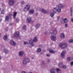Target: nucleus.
<instances>
[{
	"label": "nucleus",
	"mask_w": 73,
	"mask_h": 73,
	"mask_svg": "<svg viewBox=\"0 0 73 73\" xmlns=\"http://www.w3.org/2000/svg\"><path fill=\"white\" fill-rule=\"evenodd\" d=\"M59 46L62 49H64V48H66L68 46V44L66 43L60 44H59Z\"/></svg>",
	"instance_id": "f257e3e1"
},
{
	"label": "nucleus",
	"mask_w": 73,
	"mask_h": 73,
	"mask_svg": "<svg viewBox=\"0 0 73 73\" xmlns=\"http://www.w3.org/2000/svg\"><path fill=\"white\" fill-rule=\"evenodd\" d=\"M30 61V60L28 58H26L25 59L23 62V64L24 65H25L27 64V63H29Z\"/></svg>",
	"instance_id": "f03ea898"
},
{
	"label": "nucleus",
	"mask_w": 73,
	"mask_h": 73,
	"mask_svg": "<svg viewBox=\"0 0 73 73\" xmlns=\"http://www.w3.org/2000/svg\"><path fill=\"white\" fill-rule=\"evenodd\" d=\"M61 9H58L57 7H56L54 8L53 9V13H56L57 12V11L58 12H61Z\"/></svg>",
	"instance_id": "7ed1b4c3"
},
{
	"label": "nucleus",
	"mask_w": 73,
	"mask_h": 73,
	"mask_svg": "<svg viewBox=\"0 0 73 73\" xmlns=\"http://www.w3.org/2000/svg\"><path fill=\"white\" fill-rule=\"evenodd\" d=\"M30 6L29 5H27L25 7L24 9V11H28L30 9Z\"/></svg>",
	"instance_id": "20e7f679"
},
{
	"label": "nucleus",
	"mask_w": 73,
	"mask_h": 73,
	"mask_svg": "<svg viewBox=\"0 0 73 73\" xmlns=\"http://www.w3.org/2000/svg\"><path fill=\"white\" fill-rule=\"evenodd\" d=\"M68 21V20L67 19L64 18V19H62L61 20V22L63 24L64 23H64H67Z\"/></svg>",
	"instance_id": "39448f33"
},
{
	"label": "nucleus",
	"mask_w": 73,
	"mask_h": 73,
	"mask_svg": "<svg viewBox=\"0 0 73 73\" xmlns=\"http://www.w3.org/2000/svg\"><path fill=\"white\" fill-rule=\"evenodd\" d=\"M66 53V51H63L61 53L60 56L62 57V58H64V57H65V55H64Z\"/></svg>",
	"instance_id": "423d86ee"
},
{
	"label": "nucleus",
	"mask_w": 73,
	"mask_h": 73,
	"mask_svg": "<svg viewBox=\"0 0 73 73\" xmlns=\"http://www.w3.org/2000/svg\"><path fill=\"white\" fill-rule=\"evenodd\" d=\"M56 7L58 8V9H60V8H63V5L61 4L56 5Z\"/></svg>",
	"instance_id": "0eeeda50"
},
{
	"label": "nucleus",
	"mask_w": 73,
	"mask_h": 73,
	"mask_svg": "<svg viewBox=\"0 0 73 73\" xmlns=\"http://www.w3.org/2000/svg\"><path fill=\"white\" fill-rule=\"evenodd\" d=\"M10 44L12 45L15 46L16 45V43L13 40H11L10 41Z\"/></svg>",
	"instance_id": "6e6552de"
},
{
	"label": "nucleus",
	"mask_w": 73,
	"mask_h": 73,
	"mask_svg": "<svg viewBox=\"0 0 73 73\" xmlns=\"http://www.w3.org/2000/svg\"><path fill=\"white\" fill-rule=\"evenodd\" d=\"M29 44L32 46H34L35 44L33 43V40L31 39V40L29 41Z\"/></svg>",
	"instance_id": "1a4fd4ad"
},
{
	"label": "nucleus",
	"mask_w": 73,
	"mask_h": 73,
	"mask_svg": "<svg viewBox=\"0 0 73 73\" xmlns=\"http://www.w3.org/2000/svg\"><path fill=\"white\" fill-rule=\"evenodd\" d=\"M15 3V1L14 0H12L10 1L9 2V4L10 5H12L14 4Z\"/></svg>",
	"instance_id": "9d476101"
},
{
	"label": "nucleus",
	"mask_w": 73,
	"mask_h": 73,
	"mask_svg": "<svg viewBox=\"0 0 73 73\" xmlns=\"http://www.w3.org/2000/svg\"><path fill=\"white\" fill-rule=\"evenodd\" d=\"M55 70H56V69H54V68H52L50 70V73H56Z\"/></svg>",
	"instance_id": "9b49d317"
},
{
	"label": "nucleus",
	"mask_w": 73,
	"mask_h": 73,
	"mask_svg": "<svg viewBox=\"0 0 73 73\" xmlns=\"http://www.w3.org/2000/svg\"><path fill=\"white\" fill-rule=\"evenodd\" d=\"M27 23H29L31 21V18L30 17H29L27 18Z\"/></svg>",
	"instance_id": "f8f14e48"
},
{
	"label": "nucleus",
	"mask_w": 73,
	"mask_h": 73,
	"mask_svg": "<svg viewBox=\"0 0 73 73\" xmlns=\"http://www.w3.org/2000/svg\"><path fill=\"white\" fill-rule=\"evenodd\" d=\"M19 35L20 34L19 33V32H17L16 33H14V36L15 37H17L19 36Z\"/></svg>",
	"instance_id": "ddd939ff"
},
{
	"label": "nucleus",
	"mask_w": 73,
	"mask_h": 73,
	"mask_svg": "<svg viewBox=\"0 0 73 73\" xmlns=\"http://www.w3.org/2000/svg\"><path fill=\"white\" fill-rule=\"evenodd\" d=\"M23 54H24V52L23 51H20L19 53V56L21 57L23 55Z\"/></svg>",
	"instance_id": "4468645a"
},
{
	"label": "nucleus",
	"mask_w": 73,
	"mask_h": 73,
	"mask_svg": "<svg viewBox=\"0 0 73 73\" xmlns=\"http://www.w3.org/2000/svg\"><path fill=\"white\" fill-rule=\"evenodd\" d=\"M41 65L42 67H45V64H44V61L42 60L41 62Z\"/></svg>",
	"instance_id": "2eb2a0df"
},
{
	"label": "nucleus",
	"mask_w": 73,
	"mask_h": 73,
	"mask_svg": "<svg viewBox=\"0 0 73 73\" xmlns=\"http://www.w3.org/2000/svg\"><path fill=\"white\" fill-rule=\"evenodd\" d=\"M4 52H5V53H6V54H7V53H8L9 52L8 50L6 48H5L4 49Z\"/></svg>",
	"instance_id": "dca6fc26"
},
{
	"label": "nucleus",
	"mask_w": 73,
	"mask_h": 73,
	"mask_svg": "<svg viewBox=\"0 0 73 73\" xmlns=\"http://www.w3.org/2000/svg\"><path fill=\"white\" fill-rule=\"evenodd\" d=\"M51 38L53 41H56V37H51Z\"/></svg>",
	"instance_id": "f3484780"
},
{
	"label": "nucleus",
	"mask_w": 73,
	"mask_h": 73,
	"mask_svg": "<svg viewBox=\"0 0 73 73\" xmlns=\"http://www.w3.org/2000/svg\"><path fill=\"white\" fill-rule=\"evenodd\" d=\"M56 71L57 73H61V70L59 68L56 69Z\"/></svg>",
	"instance_id": "a211bd4d"
},
{
	"label": "nucleus",
	"mask_w": 73,
	"mask_h": 73,
	"mask_svg": "<svg viewBox=\"0 0 73 73\" xmlns=\"http://www.w3.org/2000/svg\"><path fill=\"white\" fill-rule=\"evenodd\" d=\"M57 33V31L56 30H54L53 32V35H56Z\"/></svg>",
	"instance_id": "6ab92c4d"
},
{
	"label": "nucleus",
	"mask_w": 73,
	"mask_h": 73,
	"mask_svg": "<svg viewBox=\"0 0 73 73\" xmlns=\"http://www.w3.org/2000/svg\"><path fill=\"white\" fill-rule=\"evenodd\" d=\"M62 65H63V63H59L58 64V66L60 68H61Z\"/></svg>",
	"instance_id": "aec40b11"
},
{
	"label": "nucleus",
	"mask_w": 73,
	"mask_h": 73,
	"mask_svg": "<svg viewBox=\"0 0 73 73\" xmlns=\"http://www.w3.org/2000/svg\"><path fill=\"white\" fill-rule=\"evenodd\" d=\"M41 11H42V12L44 13H46V10H44L43 9H42Z\"/></svg>",
	"instance_id": "412c9836"
},
{
	"label": "nucleus",
	"mask_w": 73,
	"mask_h": 73,
	"mask_svg": "<svg viewBox=\"0 0 73 73\" xmlns=\"http://www.w3.org/2000/svg\"><path fill=\"white\" fill-rule=\"evenodd\" d=\"M22 28L23 30H24L25 31H26V25H24L23 27Z\"/></svg>",
	"instance_id": "4be33fe9"
},
{
	"label": "nucleus",
	"mask_w": 73,
	"mask_h": 73,
	"mask_svg": "<svg viewBox=\"0 0 73 73\" xmlns=\"http://www.w3.org/2000/svg\"><path fill=\"white\" fill-rule=\"evenodd\" d=\"M33 41H34V42H37V38L35 37L33 40Z\"/></svg>",
	"instance_id": "5701e85b"
},
{
	"label": "nucleus",
	"mask_w": 73,
	"mask_h": 73,
	"mask_svg": "<svg viewBox=\"0 0 73 73\" xmlns=\"http://www.w3.org/2000/svg\"><path fill=\"white\" fill-rule=\"evenodd\" d=\"M17 14V12H14L13 14V17L14 19H15V17L16 16V15Z\"/></svg>",
	"instance_id": "b1692460"
},
{
	"label": "nucleus",
	"mask_w": 73,
	"mask_h": 73,
	"mask_svg": "<svg viewBox=\"0 0 73 73\" xmlns=\"http://www.w3.org/2000/svg\"><path fill=\"white\" fill-rule=\"evenodd\" d=\"M40 26V24H37L36 26V28L37 29L38 28V27Z\"/></svg>",
	"instance_id": "393cba45"
},
{
	"label": "nucleus",
	"mask_w": 73,
	"mask_h": 73,
	"mask_svg": "<svg viewBox=\"0 0 73 73\" xmlns=\"http://www.w3.org/2000/svg\"><path fill=\"white\" fill-rule=\"evenodd\" d=\"M68 42L69 43H72L73 42V39H70L68 40Z\"/></svg>",
	"instance_id": "a878e982"
},
{
	"label": "nucleus",
	"mask_w": 73,
	"mask_h": 73,
	"mask_svg": "<svg viewBox=\"0 0 73 73\" xmlns=\"http://www.w3.org/2000/svg\"><path fill=\"white\" fill-rule=\"evenodd\" d=\"M60 36L61 37H65V34H64V33H62L60 34Z\"/></svg>",
	"instance_id": "bb28decb"
},
{
	"label": "nucleus",
	"mask_w": 73,
	"mask_h": 73,
	"mask_svg": "<svg viewBox=\"0 0 73 73\" xmlns=\"http://www.w3.org/2000/svg\"><path fill=\"white\" fill-rule=\"evenodd\" d=\"M41 51V49L40 48H39L37 49V52H40Z\"/></svg>",
	"instance_id": "cd10ccee"
},
{
	"label": "nucleus",
	"mask_w": 73,
	"mask_h": 73,
	"mask_svg": "<svg viewBox=\"0 0 73 73\" xmlns=\"http://www.w3.org/2000/svg\"><path fill=\"white\" fill-rule=\"evenodd\" d=\"M33 12H34V11L33 10H30L29 11V13H33Z\"/></svg>",
	"instance_id": "c85d7f7f"
},
{
	"label": "nucleus",
	"mask_w": 73,
	"mask_h": 73,
	"mask_svg": "<svg viewBox=\"0 0 73 73\" xmlns=\"http://www.w3.org/2000/svg\"><path fill=\"white\" fill-rule=\"evenodd\" d=\"M9 19V17L8 16H7L6 17L5 20L6 21H8Z\"/></svg>",
	"instance_id": "c756f323"
},
{
	"label": "nucleus",
	"mask_w": 73,
	"mask_h": 73,
	"mask_svg": "<svg viewBox=\"0 0 73 73\" xmlns=\"http://www.w3.org/2000/svg\"><path fill=\"white\" fill-rule=\"evenodd\" d=\"M49 52L51 53H54V51H53L52 50H50Z\"/></svg>",
	"instance_id": "7c9ffc66"
},
{
	"label": "nucleus",
	"mask_w": 73,
	"mask_h": 73,
	"mask_svg": "<svg viewBox=\"0 0 73 73\" xmlns=\"http://www.w3.org/2000/svg\"><path fill=\"white\" fill-rule=\"evenodd\" d=\"M54 13L53 12H52L51 13L50 16L51 17H53V16H54Z\"/></svg>",
	"instance_id": "2f4dec72"
},
{
	"label": "nucleus",
	"mask_w": 73,
	"mask_h": 73,
	"mask_svg": "<svg viewBox=\"0 0 73 73\" xmlns=\"http://www.w3.org/2000/svg\"><path fill=\"white\" fill-rule=\"evenodd\" d=\"M3 38L4 40H8V37H4Z\"/></svg>",
	"instance_id": "473e14b6"
},
{
	"label": "nucleus",
	"mask_w": 73,
	"mask_h": 73,
	"mask_svg": "<svg viewBox=\"0 0 73 73\" xmlns=\"http://www.w3.org/2000/svg\"><path fill=\"white\" fill-rule=\"evenodd\" d=\"M67 67L66 66L64 65L62 66V68H63V69H66Z\"/></svg>",
	"instance_id": "72a5a7b5"
},
{
	"label": "nucleus",
	"mask_w": 73,
	"mask_h": 73,
	"mask_svg": "<svg viewBox=\"0 0 73 73\" xmlns=\"http://www.w3.org/2000/svg\"><path fill=\"white\" fill-rule=\"evenodd\" d=\"M46 61L47 62H49L50 61V60L48 58H47L46 59Z\"/></svg>",
	"instance_id": "f704fd0d"
},
{
	"label": "nucleus",
	"mask_w": 73,
	"mask_h": 73,
	"mask_svg": "<svg viewBox=\"0 0 73 73\" xmlns=\"http://www.w3.org/2000/svg\"><path fill=\"white\" fill-rule=\"evenodd\" d=\"M72 9H73V7H71L70 8V10H71V16H72Z\"/></svg>",
	"instance_id": "c9c22d12"
},
{
	"label": "nucleus",
	"mask_w": 73,
	"mask_h": 73,
	"mask_svg": "<svg viewBox=\"0 0 73 73\" xmlns=\"http://www.w3.org/2000/svg\"><path fill=\"white\" fill-rule=\"evenodd\" d=\"M67 59L68 61H71V59H70V58L69 57Z\"/></svg>",
	"instance_id": "e433bc0d"
},
{
	"label": "nucleus",
	"mask_w": 73,
	"mask_h": 73,
	"mask_svg": "<svg viewBox=\"0 0 73 73\" xmlns=\"http://www.w3.org/2000/svg\"><path fill=\"white\" fill-rule=\"evenodd\" d=\"M28 44V42H24V45H26V44Z\"/></svg>",
	"instance_id": "4c0bfd02"
},
{
	"label": "nucleus",
	"mask_w": 73,
	"mask_h": 73,
	"mask_svg": "<svg viewBox=\"0 0 73 73\" xmlns=\"http://www.w3.org/2000/svg\"><path fill=\"white\" fill-rule=\"evenodd\" d=\"M1 14H4V10L2 11L1 12Z\"/></svg>",
	"instance_id": "58836bf2"
},
{
	"label": "nucleus",
	"mask_w": 73,
	"mask_h": 73,
	"mask_svg": "<svg viewBox=\"0 0 73 73\" xmlns=\"http://www.w3.org/2000/svg\"><path fill=\"white\" fill-rule=\"evenodd\" d=\"M70 65H71V66H73V62H71V63H70Z\"/></svg>",
	"instance_id": "ea45409f"
},
{
	"label": "nucleus",
	"mask_w": 73,
	"mask_h": 73,
	"mask_svg": "<svg viewBox=\"0 0 73 73\" xmlns=\"http://www.w3.org/2000/svg\"><path fill=\"white\" fill-rule=\"evenodd\" d=\"M60 38H62V39H63V38H65V37H60Z\"/></svg>",
	"instance_id": "a19ab883"
},
{
	"label": "nucleus",
	"mask_w": 73,
	"mask_h": 73,
	"mask_svg": "<svg viewBox=\"0 0 73 73\" xmlns=\"http://www.w3.org/2000/svg\"><path fill=\"white\" fill-rule=\"evenodd\" d=\"M38 46L40 48H42V46L41 45H39Z\"/></svg>",
	"instance_id": "79ce46f5"
},
{
	"label": "nucleus",
	"mask_w": 73,
	"mask_h": 73,
	"mask_svg": "<svg viewBox=\"0 0 73 73\" xmlns=\"http://www.w3.org/2000/svg\"><path fill=\"white\" fill-rule=\"evenodd\" d=\"M21 3L22 4H24V1H22L21 2Z\"/></svg>",
	"instance_id": "37998d69"
},
{
	"label": "nucleus",
	"mask_w": 73,
	"mask_h": 73,
	"mask_svg": "<svg viewBox=\"0 0 73 73\" xmlns=\"http://www.w3.org/2000/svg\"><path fill=\"white\" fill-rule=\"evenodd\" d=\"M65 27H68V24H66L65 25Z\"/></svg>",
	"instance_id": "c03bdc74"
},
{
	"label": "nucleus",
	"mask_w": 73,
	"mask_h": 73,
	"mask_svg": "<svg viewBox=\"0 0 73 73\" xmlns=\"http://www.w3.org/2000/svg\"><path fill=\"white\" fill-rule=\"evenodd\" d=\"M19 21V20L18 19H16V21H17H17Z\"/></svg>",
	"instance_id": "a18cd8bd"
},
{
	"label": "nucleus",
	"mask_w": 73,
	"mask_h": 73,
	"mask_svg": "<svg viewBox=\"0 0 73 73\" xmlns=\"http://www.w3.org/2000/svg\"><path fill=\"white\" fill-rule=\"evenodd\" d=\"M50 55V54H47L46 56H47V57H49V56Z\"/></svg>",
	"instance_id": "49530a36"
},
{
	"label": "nucleus",
	"mask_w": 73,
	"mask_h": 73,
	"mask_svg": "<svg viewBox=\"0 0 73 73\" xmlns=\"http://www.w3.org/2000/svg\"><path fill=\"white\" fill-rule=\"evenodd\" d=\"M17 37L18 39H20V38H21V37Z\"/></svg>",
	"instance_id": "de8ad7c7"
},
{
	"label": "nucleus",
	"mask_w": 73,
	"mask_h": 73,
	"mask_svg": "<svg viewBox=\"0 0 73 73\" xmlns=\"http://www.w3.org/2000/svg\"><path fill=\"white\" fill-rule=\"evenodd\" d=\"M36 8H37L36 7H35V9H36V10H38V9L39 8H37L36 9Z\"/></svg>",
	"instance_id": "09e8293b"
},
{
	"label": "nucleus",
	"mask_w": 73,
	"mask_h": 73,
	"mask_svg": "<svg viewBox=\"0 0 73 73\" xmlns=\"http://www.w3.org/2000/svg\"><path fill=\"white\" fill-rule=\"evenodd\" d=\"M40 54H42V55H43V54H44V53H43V52H41V53H40Z\"/></svg>",
	"instance_id": "8fccbe9b"
},
{
	"label": "nucleus",
	"mask_w": 73,
	"mask_h": 73,
	"mask_svg": "<svg viewBox=\"0 0 73 73\" xmlns=\"http://www.w3.org/2000/svg\"><path fill=\"white\" fill-rule=\"evenodd\" d=\"M22 73H26V72L25 71H23L22 72Z\"/></svg>",
	"instance_id": "3c124183"
},
{
	"label": "nucleus",
	"mask_w": 73,
	"mask_h": 73,
	"mask_svg": "<svg viewBox=\"0 0 73 73\" xmlns=\"http://www.w3.org/2000/svg\"><path fill=\"white\" fill-rule=\"evenodd\" d=\"M35 58L34 57H32L31 58H32V59H34V58Z\"/></svg>",
	"instance_id": "603ef678"
},
{
	"label": "nucleus",
	"mask_w": 73,
	"mask_h": 73,
	"mask_svg": "<svg viewBox=\"0 0 73 73\" xmlns=\"http://www.w3.org/2000/svg\"><path fill=\"white\" fill-rule=\"evenodd\" d=\"M59 18H60V17H58V19H59Z\"/></svg>",
	"instance_id": "864d4df0"
},
{
	"label": "nucleus",
	"mask_w": 73,
	"mask_h": 73,
	"mask_svg": "<svg viewBox=\"0 0 73 73\" xmlns=\"http://www.w3.org/2000/svg\"><path fill=\"white\" fill-rule=\"evenodd\" d=\"M4 37H7V35H5L4 36Z\"/></svg>",
	"instance_id": "5fc2aeb1"
},
{
	"label": "nucleus",
	"mask_w": 73,
	"mask_h": 73,
	"mask_svg": "<svg viewBox=\"0 0 73 73\" xmlns=\"http://www.w3.org/2000/svg\"><path fill=\"white\" fill-rule=\"evenodd\" d=\"M19 59V58H17H17L16 59V60H18V59Z\"/></svg>",
	"instance_id": "6e6d98bb"
},
{
	"label": "nucleus",
	"mask_w": 73,
	"mask_h": 73,
	"mask_svg": "<svg viewBox=\"0 0 73 73\" xmlns=\"http://www.w3.org/2000/svg\"><path fill=\"white\" fill-rule=\"evenodd\" d=\"M10 25H12V23H10Z\"/></svg>",
	"instance_id": "4d7b16f0"
},
{
	"label": "nucleus",
	"mask_w": 73,
	"mask_h": 73,
	"mask_svg": "<svg viewBox=\"0 0 73 73\" xmlns=\"http://www.w3.org/2000/svg\"><path fill=\"white\" fill-rule=\"evenodd\" d=\"M1 60V56H0V60Z\"/></svg>",
	"instance_id": "13d9d810"
},
{
	"label": "nucleus",
	"mask_w": 73,
	"mask_h": 73,
	"mask_svg": "<svg viewBox=\"0 0 73 73\" xmlns=\"http://www.w3.org/2000/svg\"><path fill=\"white\" fill-rule=\"evenodd\" d=\"M11 68H12V69H13V66H11Z\"/></svg>",
	"instance_id": "bf43d9fd"
},
{
	"label": "nucleus",
	"mask_w": 73,
	"mask_h": 73,
	"mask_svg": "<svg viewBox=\"0 0 73 73\" xmlns=\"http://www.w3.org/2000/svg\"><path fill=\"white\" fill-rule=\"evenodd\" d=\"M51 37H54V36H51Z\"/></svg>",
	"instance_id": "052dcab7"
},
{
	"label": "nucleus",
	"mask_w": 73,
	"mask_h": 73,
	"mask_svg": "<svg viewBox=\"0 0 73 73\" xmlns=\"http://www.w3.org/2000/svg\"><path fill=\"white\" fill-rule=\"evenodd\" d=\"M29 73H32V72H29Z\"/></svg>",
	"instance_id": "680f3d73"
},
{
	"label": "nucleus",
	"mask_w": 73,
	"mask_h": 73,
	"mask_svg": "<svg viewBox=\"0 0 73 73\" xmlns=\"http://www.w3.org/2000/svg\"><path fill=\"white\" fill-rule=\"evenodd\" d=\"M10 15H11V16H12V14H10Z\"/></svg>",
	"instance_id": "e2e57ef3"
},
{
	"label": "nucleus",
	"mask_w": 73,
	"mask_h": 73,
	"mask_svg": "<svg viewBox=\"0 0 73 73\" xmlns=\"http://www.w3.org/2000/svg\"><path fill=\"white\" fill-rule=\"evenodd\" d=\"M1 35V34L0 33V37L1 36H0Z\"/></svg>",
	"instance_id": "0e129e2a"
},
{
	"label": "nucleus",
	"mask_w": 73,
	"mask_h": 73,
	"mask_svg": "<svg viewBox=\"0 0 73 73\" xmlns=\"http://www.w3.org/2000/svg\"><path fill=\"white\" fill-rule=\"evenodd\" d=\"M0 10H1V8H0Z\"/></svg>",
	"instance_id": "69168bd1"
}]
</instances>
